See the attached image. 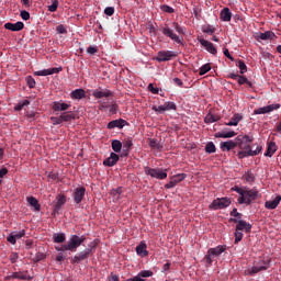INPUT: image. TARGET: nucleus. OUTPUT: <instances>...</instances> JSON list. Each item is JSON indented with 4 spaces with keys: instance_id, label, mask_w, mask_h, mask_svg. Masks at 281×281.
<instances>
[{
    "instance_id": "c9c22d12",
    "label": "nucleus",
    "mask_w": 281,
    "mask_h": 281,
    "mask_svg": "<svg viewBox=\"0 0 281 281\" xmlns=\"http://www.w3.org/2000/svg\"><path fill=\"white\" fill-rule=\"evenodd\" d=\"M61 123L63 122H71V120H76V114L74 112H64L60 114Z\"/></svg>"
},
{
    "instance_id": "4c0bfd02",
    "label": "nucleus",
    "mask_w": 281,
    "mask_h": 281,
    "mask_svg": "<svg viewBox=\"0 0 281 281\" xmlns=\"http://www.w3.org/2000/svg\"><path fill=\"white\" fill-rule=\"evenodd\" d=\"M66 238H67V237L65 236L64 233H55V234L53 235V240H54V243H58V244L65 243Z\"/></svg>"
},
{
    "instance_id": "4468645a",
    "label": "nucleus",
    "mask_w": 281,
    "mask_h": 281,
    "mask_svg": "<svg viewBox=\"0 0 281 281\" xmlns=\"http://www.w3.org/2000/svg\"><path fill=\"white\" fill-rule=\"evenodd\" d=\"M52 109L53 111L56 112H63V111H68V109H71V104L65 103L63 101H54L52 103Z\"/></svg>"
},
{
    "instance_id": "aec40b11",
    "label": "nucleus",
    "mask_w": 281,
    "mask_h": 281,
    "mask_svg": "<svg viewBox=\"0 0 281 281\" xmlns=\"http://www.w3.org/2000/svg\"><path fill=\"white\" fill-rule=\"evenodd\" d=\"M236 147V138L234 140L222 142L220 144V148L223 150V153H229V150H234Z\"/></svg>"
},
{
    "instance_id": "6e6d98bb",
    "label": "nucleus",
    "mask_w": 281,
    "mask_h": 281,
    "mask_svg": "<svg viewBox=\"0 0 281 281\" xmlns=\"http://www.w3.org/2000/svg\"><path fill=\"white\" fill-rule=\"evenodd\" d=\"M162 12H167V14H172L175 12V9L168 4H164L160 7Z\"/></svg>"
},
{
    "instance_id": "09e8293b",
    "label": "nucleus",
    "mask_w": 281,
    "mask_h": 281,
    "mask_svg": "<svg viewBox=\"0 0 281 281\" xmlns=\"http://www.w3.org/2000/svg\"><path fill=\"white\" fill-rule=\"evenodd\" d=\"M173 27H175V30H176V32H177L178 34H182V35L186 34V27L179 25L178 22H173Z\"/></svg>"
},
{
    "instance_id": "864d4df0",
    "label": "nucleus",
    "mask_w": 281,
    "mask_h": 281,
    "mask_svg": "<svg viewBox=\"0 0 281 281\" xmlns=\"http://www.w3.org/2000/svg\"><path fill=\"white\" fill-rule=\"evenodd\" d=\"M138 276L140 277V279L143 278H153V271L150 270H142Z\"/></svg>"
},
{
    "instance_id": "9b49d317",
    "label": "nucleus",
    "mask_w": 281,
    "mask_h": 281,
    "mask_svg": "<svg viewBox=\"0 0 281 281\" xmlns=\"http://www.w3.org/2000/svg\"><path fill=\"white\" fill-rule=\"evenodd\" d=\"M85 194H87V189L85 187H78L75 189V191L72 192V199L75 203H77V205H79V203H82V201L85 200Z\"/></svg>"
},
{
    "instance_id": "f257e3e1",
    "label": "nucleus",
    "mask_w": 281,
    "mask_h": 281,
    "mask_svg": "<svg viewBox=\"0 0 281 281\" xmlns=\"http://www.w3.org/2000/svg\"><path fill=\"white\" fill-rule=\"evenodd\" d=\"M85 240H87V237L85 235L82 236H78V235H71L70 239L61 245L60 247H56L57 251H78V247H80V245H82V243H85Z\"/></svg>"
},
{
    "instance_id": "f8f14e48",
    "label": "nucleus",
    "mask_w": 281,
    "mask_h": 281,
    "mask_svg": "<svg viewBox=\"0 0 281 281\" xmlns=\"http://www.w3.org/2000/svg\"><path fill=\"white\" fill-rule=\"evenodd\" d=\"M56 204L53 206V214H58V212H60L63 205L67 203V196L60 193L56 196Z\"/></svg>"
},
{
    "instance_id": "7c9ffc66",
    "label": "nucleus",
    "mask_w": 281,
    "mask_h": 281,
    "mask_svg": "<svg viewBox=\"0 0 281 281\" xmlns=\"http://www.w3.org/2000/svg\"><path fill=\"white\" fill-rule=\"evenodd\" d=\"M257 38H260L261 41H273L276 38V33L271 31H267L265 33H259L257 35Z\"/></svg>"
},
{
    "instance_id": "393cba45",
    "label": "nucleus",
    "mask_w": 281,
    "mask_h": 281,
    "mask_svg": "<svg viewBox=\"0 0 281 281\" xmlns=\"http://www.w3.org/2000/svg\"><path fill=\"white\" fill-rule=\"evenodd\" d=\"M26 201L30 207H32L33 212H41V203H38V200H36V198L29 196L26 198Z\"/></svg>"
},
{
    "instance_id": "774afa93",
    "label": "nucleus",
    "mask_w": 281,
    "mask_h": 281,
    "mask_svg": "<svg viewBox=\"0 0 281 281\" xmlns=\"http://www.w3.org/2000/svg\"><path fill=\"white\" fill-rule=\"evenodd\" d=\"M20 16L23 21H30V12L27 11H21Z\"/></svg>"
},
{
    "instance_id": "dca6fc26",
    "label": "nucleus",
    "mask_w": 281,
    "mask_h": 281,
    "mask_svg": "<svg viewBox=\"0 0 281 281\" xmlns=\"http://www.w3.org/2000/svg\"><path fill=\"white\" fill-rule=\"evenodd\" d=\"M128 125V122L123 119L113 120L108 123V128L111 131L113 128H124V126Z\"/></svg>"
},
{
    "instance_id": "338daca9",
    "label": "nucleus",
    "mask_w": 281,
    "mask_h": 281,
    "mask_svg": "<svg viewBox=\"0 0 281 281\" xmlns=\"http://www.w3.org/2000/svg\"><path fill=\"white\" fill-rule=\"evenodd\" d=\"M7 241L10 243L11 245H16L14 233L9 234V236L7 237Z\"/></svg>"
},
{
    "instance_id": "13d9d810",
    "label": "nucleus",
    "mask_w": 281,
    "mask_h": 281,
    "mask_svg": "<svg viewBox=\"0 0 281 281\" xmlns=\"http://www.w3.org/2000/svg\"><path fill=\"white\" fill-rule=\"evenodd\" d=\"M104 14H106V16H113V14H115V8L113 7H106L104 9Z\"/></svg>"
},
{
    "instance_id": "6ab92c4d",
    "label": "nucleus",
    "mask_w": 281,
    "mask_h": 281,
    "mask_svg": "<svg viewBox=\"0 0 281 281\" xmlns=\"http://www.w3.org/2000/svg\"><path fill=\"white\" fill-rule=\"evenodd\" d=\"M269 269V261H261V266H254L248 270L249 276H255V273H260V271H267Z\"/></svg>"
},
{
    "instance_id": "6e6552de",
    "label": "nucleus",
    "mask_w": 281,
    "mask_h": 281,
    "mask_svg": "<svg viewBox=\"0 0 281 281\" xmlns=\"http://www.w3.org/2000/svg\"><path fill=\"white\" fill-rule=\"evenodd\" d=\"M229 223H236V229L237 232H245L246 234H249L251 232V224L243 221V220H238V218H231Z\"/></svg>"
},
{
    "instance_id": "a878e982",
    "label": "nucleus",
    "mask_w": 281,
    "mask_h": 281,
    "mask_svg": "<svg viewBox=\"0 0 281 281\" xmlns=\"http://www.w3.org/2000/svg\"><path fill=\"white\" fill-rule=\"evenodd\" d=\"M148 146L151 150H158L159 153L164 150V144L159 143L156 138H149Z\"/></svg>"
},
{
    "instance_id": "052dcab7",
    "label": "nucleus",
    "mask_w": 281,
    "mask_h": 281,
    "mask_svg": "<svg viewBox=\"0 0 281 281\" xmlns=\"http://www.w3.org/2000/svg\"><path fill=\"white\" fill-rule=\"evenodd\" d=\"M50 120H52L54 126H57L58 124H63V119H61L60 115L59 116H52Z\"/></svg>"
},
{
    "instance_id": "69168bd1",
    "label": "nucleus",
    "mask_w": 281,
    "mask_h": 281,
    "mask_svg": "<svg viewBox=\"0 0 281 281\" xmlns=\"http://www.w3.org/2000/svg\"><path fill=\"white\" fill-rule=\"evenodd\" d=\"M98 247V240H93L88 245V248L86 249H91V255L93 256V250Z\"/></svg>"
},
{
    "instance_id": "bb28decb",
    "label": "nucleus",
    "mask_w": 281,
    "mask_h": 281,
    "mask_svg": "<svg viewBox=\"0 0 281 281\" xmlns=\"http://www.w3.org/2000/svg\"><path fill=\"white\" fill-rule=\"evenodd\" d=\"M221 21H224L225 23H229L232 21V11L229 8H224L220 13Z\"/></svg>"
},
{
    "instance_id": "0eeeda50",
    "label": "nucleus",
    "mask_w": 281,
    "mask_h": 281,
    "mask_svg": "<svg viewBox=\"0 0 281 281\" xmlns=\"http://www.w3.org/2000/svg\"><path fill=\"white\" fill-rule=\"evenodd\" d=\"M260 153H262V146L261 145H257L256 146V150L254 149H241L240 151H238L237 157L239 159H245V157H256V155H260Z\"/></svg>"
},
{
    "instance_id": "37998d69",
    "label": "nucleus",
    "mask_w": 281,
    "mask_h": 281,
    "mask_svg": "<svg viewBox=\"0 0 281 281\" xmlns=\"http://www.w3.org/2000/svg\"><path fill=\"white\" fill-rule=\"evenodd\" d=\"M243 179L247 181V183H254V181H256V176H254V172L248 171L243 176Z\"/></svg>"
},
{
    "instance_id": "7ed1b4c3",
    "label": "nucleus",
    "mask_w": 281,
    "mask_h": 281,
    "mask_svg": "<svg viewBox=\"0 0 281 281\" xmlns=\"http://www.w3.org/2000/svg\"><path fill=\"white\" fill-rule=\"evenodd\" d=\"M160 32L164 34V36H167V38L173 41V43H178V45H181V43H183V37L177 35V33H175V31L170 29V26H168L167 24L160 27Z\"/></svg>"
},
{
    "instance_id": "4d7b16f0",
    "label": "nucleus",
    "mask_w": 281,
    "mask_h": 281,
    "mask_svg": "<svg viewBox=\"0 0 281 281\" xmlns=\"http://www.w3.org/2000/svg\"><path fill=\"white\" fill-rule=\"evenodd\" d=\"M26 82L30 89H34V87H36V80H34L32 76L26 77Z\"/></svg>"
},
{
    "instance_id": "f03ea898",
    "label": "nucleus",
    "mask_w": 281,
    "mask_h": 281,
    "mask_svg": "<svg viewBox=\"0 0 281 281\" xmlns=\"http://www.w3.org/2000/svg\"><path fill=\"white\" fill-rule=\"evenodd\" d=\"M251 142H254V136L251 135H239L236 137V144L240 150H254L251 147Z\"/></svg>"
},
{
    "instance_id": "58836bf2",
    "label": "nucleus",
    "mask_w": 281,
    "mask_h": 281,
    "mask_svg": "<svg viewBox=\"0 0 281 281\" xmlns=\"http://www.w3.org/2000/svg\"><path fill=\"white\" fill-rule=\"evenodd\" d=\"M216 260V257L207 250V254L204 257V261L206 262V267H212V262Z\"/></svg>"
},
{
    "instance_id": "b1692460",
    "label": "nucleus",
    "mask_w": 281,
    "mask_h": 281,
    "mask_svg": "<svg viewBox=\"0 0 281 281\" xmlns=\"http://www.w3.org/2000/svg\"><path fill=\"white\" fill-rule=\"evenodd\" d=\"M92 95L93 98H97V100H100L102 98H111V95H113V92H111V90L102 91L97 89V90H93Z\"/></svg>"
},
{
    "instance_id": "5fc2aeb1",
    "label": "nucleus",
    "mask_w": 281,
    "mask_h": 281,
    "mask_svg": "<svg viewBox=\"0 0 281 281\" xmlns=\"http://www.w3.org/2000/svg\"><path fill=\"white\" fill-rule=\"evenodd\" d=\"M243 240V231H235V245H238Z\"/></svg>"
},
{
    "instance_id": "f704fd0d",
    "label": "nucleus",
    "mask_w": 281,
    "mask_h": 281,
    "mask_svg": "<svg viewBox=\"0 0 281 281\" xmlns=\"http://www.w3.org/2000/svg\"><path fill=\"white\" fill-rule=\"evenodd\" d=\"M240 120H243V115L236 113L232 116L231 121L226 123V126H238Z\"/></svg>"
},
{
    "instance_id": "49530a36",
    "label": "nucleus",
    "mask_w": 281,
    "mask_h": 281,
    "mask_svg": "<svg viewBox=\"0 0 281 281\" xmlns=\"http://www.w3.org/2000/svg\"><path fill=\"white\" fill-rule=\"evenodd\" d=\"M165 111H177V104H175V102L171 101H167L165 102V104H162Z\"/></svg>"
},
{
    "instance_id": "412c9836",
    "label": "nucleus",
    "mask_w": 281,
    "mask_h": 281,
    "mask_svg": "<svg viewBox=\"0 0 281 281\" xmlns=\"http://www.w3.org/2000/svg\"><path fill=\"white\" fill-rule=\"evenodd\" d=\"M60 71H63V68H48L35 71L34 76H54V74H60Z\"/></svg>"
},
{
    "instance_id": "e2e57ef3",
    "label": "nucleus",
    "mask_w": 281,
    "mask_h": 281,
    "mask_svg": "<svg viewBox=\"0 0 281 281\" xmlns=\"http://www.w3.org/2000/svg\"><path fill=\"white\" fill-rule=\"evenodd\" d=\"M23 236H25V229H22L18 233H13V237L15 238V240H21V238H23Z\"/></svg>"
},
{
    "instance_id": "39448f33",
    "label": "nucleus",
    "mask_w": 281,
    "mask_h": 281,
    "mask_svg": "<svg viewBox=\"0 0 281 281\" xmlns=\"http://www.w3.org/2000/svg\"><path fill=\"white\" fill-rule=\"evenodd\" d=\"M144 170H145V175H148L149 177H153V179L164 180V179H167V177H168V173L165 172L162 169H159V168L153 169L150 167H145Z\"/></svg>"
},
{
    "instance_id": "4be33fe9",
    "label": "nucleus",
    "mask_w": 281,
    "mask_h": 281,
    "mask_svg": "<svg viewBox=\"0 0 281 281\" xmlns=\"http://www.w3.org/2000/svg\"><path fill=\"white\" fill-rule=\"evenodd\" d=\"M117 161H120V156L115 153H111L110 157L103 161V166L113 168V166H115V164H117Z\"/></svg>"
},
{
    "instance_id": "473e14b6",
    "label": "nucleus",
    "mask_w": 281,
    "mask_h": 281,
    "mask_svg": "<svg viewBox=\"0 0 281 281\" xmlns=\"http://www.w3.org/2000/svg\"><path fill=\"white\" fill-rule=\"evenodd\" d=\"M147 247H148V246L146 245V243L140 241V244L136 247V254H137L138 256H143V257L148 256V250H146Z\"/></svg>"
},
{
    "instance_id": "a211bd4d",
    "label": "nucleus",
    "mask_w": 281,
    "mask_h": 281,
    "mask_svg": "<svg viewBox=\"0 0 281 281\" xmlns=\"http://www.w3.org/2000/svg\"><path fill=\"white\" fill-rule=\"evenodd\" d=\"M24 27L25 24L21 21L16 23L8 22L4 24V29L10 30L11 32H21Z\"/></svg>"
},
{
    "instance_id": "0e129e2a",
    "label": "nucleus",
    "mask_w": 281,
    "mask_h": 281,
    "mask_svg": "<svg viewBox=\"0 0 281 281\" xmlns=\"http://www.w3.org/2000/svg\"><path fill=\"white\" fill-rule=\"evenodd\" d=\"M9 258H10V262L14 265L19 260V252H11Z\"/></svg>"
},
{
    "instance_id": "f3484780",
    "label": "nucleus",
    "mask_w": 281,
    "mask_h": 281,
    "mask_svg": "<svg viewBox=\"0 0 281 281\" xmlns=\"http://www.w3.org/2000/svg\"><path fill=\"white\" fill-rule=\"evenodd\" d=\"M244 194L246 195L247 205H251V203H254V201L258 199L260 193L258 192V190L251 189V190H246Z\"/></svg>"
},
{
    "instance_id": "5701e85b",
    "label": "nucleus",
    "mask_w": 281,
    "mask_h": 281,
    "mask_svg": "<svg viewBox=\"0 0 281 281\" xmlns=\"http://www.w3.org/2000/svg\"><path fill=\"white\" fill-rule=\"evenodd\" d=\"M281 195H276L273 200L266 201L265 207L266 210H276L280 205Z\"/></svg>"
},
{
    "instance_id": "423d86ee",
    "label": "nucleus",
    "mask_w": 281,
    "mask_h": 281,
    "mask_svg": "<svg viewBox=\"0 0 281 281\" xmlns=\"http://www.w3.org/2000/svg\"><path fill=\"white\" fill-rule=\"evenodd\" d=\"M172 58H177V54L172 50H160L156 56L157 63H168V60H172Z\"/></svg>"
},
{
    "instance_id": "c85d7f7f",
    "label": "nucleus",
    "mask_w": 281,
    "mask_h": 281,
    "mask_svg": "<svg viewBox=\"0 0 281 281\" xmlns=\"http://www.w3.org/2000/svg\"><path fill=\"white\" fill-rule=\"evenodd\" d=\"M277 150H278V145H276V142H270L265 153V157H273Z\"/></svg>"
},
{
    "instance_id": "72a5a7b5",
    "label": "nucleus",
    "mask_w": 281,
    "mask_h": 281,
    "mask_svg": "<svg viewBox=\"0 0 281 281\" xmlns=\"http://www.w3.org/2000/svg\"><path fill=\"white\" fill-rule=\"evenodd\" d=\"M225 249V246H216L215 248H210L209 251L211 256H214V258H218V256H221V254H223Z\"/></svg>"
},
{
    "instance_id": "8fccbe9b",
    "label": "nucleus",
    "mask_w": 281,
    "mask_h": 281,
    "mask_svg": "<svg viewBox=\"0 0 281 281\" xmlns=\"http://www.w3.org/2000/svg\"><path fill=\"white\" fill-rule=\"evenodd\" d=\"M30 100H24L15 105L14 111H23V106H29Z\"/></svg>"
},
{
    "instance_id": "e433bc0d",
    "label": "nucleus",
    "mask_w": 281,
    "mask_h": 281,
    "mask_svg": "<svg viewBox=\"0 0 281 281\" xmlns=\"http://www.w3.org/2000/svg\"><path fill=\"white\" fill-rule=\"evenodd\" d=\"M218 120H221V116L214 115L212 113L206 114L204 117L205 124H214V122H218Z\"/></svg>"
},
{
    "instance_id": "9d476101",
    "label": "nucleus",
    "mask_w": 281,
    "mask_h": 281,
    "mask_svg": "<svg viewBox=\"0 0 281 281\" xmlns=\"http://www.w3.org/2000/svg\"><path fill=\"white\" fill-rule=\"evenodd\" d=\"M91 249H85L83 251L77 254L70 259L72 265H79L82 260H87V258L91 257Z\"/></svg>"
},
{
    "instance_id": "3c124183",
    "label": "nucleus",
    "mask_w": 281,
    "mask_h": 281,
    "mask_svg": "<svg viewBox=\"0 0 281 281\" xmlns=\"http://www.w3.org/2000/svg\"><path fill=\"white\" fill-rule=\"evenodd\" d=\"M212 69V66H210V64H204L201 68H200V76H205V74H207V71H210Z\"/></svg>"
},
{
    "instance_id": "2f4dec72",
    "label": "nucleus",
    "mask_w": 281,
    "mask_h": 281,
    "mask_svg": "<svg viewBox=\"0 0 281 281\" xmlns=\"http://www.w3.org/2000/svg\"><path fill=\"white\" fill-rule=\"evenodd\" d=\"M216 138H222V139H229L232 137H236V132L231 131V132H217L215 133Z\"/></svg>"
},
{
    "instance_id": "c756f323",
    "label": "nucleus",
    "mask_w": 281,
    "mask_h": 281,
    "mask_svg": "<svg viewBox=\"0 0 281 281\" xmlns=\"http://www.w3.org/2000/svg\"><path fill=\"white\" fill-rule=\"evenodd\" d=\"M9 278L11 280H32L30 274L23 272H13Z\"/></svg>"
},
{
    "instance_id": "bf43d9fd",
    "label": "nucleus",
    "mask_w": 281,
    "mask_h": 281,
    "mask_svg": "<svg viewBox=\"0 0 281 281\" xmlns=\"http://www.w3.org/2000/svg\"><path fill=\"white\" fill-rule=\"evenodd\" d=\"M231 216H234V218H237V221H239V218H243V213H239L238 209H233V211L231 212Z\"/></svg>"
},
{
    "instance_id": "ddd939ff",
    "label": "nucleus",
    "mask_w": 281,
    "mask_h": 281,
    "mask_svg": "<svg viewBox=\"0 0 281 281\" xmlns=\"http://www.w3.org/2000/svg\"><path fill=\"white\" fill-rule=\"evenodd\" d=\"M199 43L209 52V54H212L213 56H216L218 54V50L214 47L212 42L205 40V38H198Z\"/></svg>"
},
{
    "instance_id": "ea45409f",
    "label": "nucleus",
    "mask_w": 281,
    "mask_h": 281,
    "mask_svg": "<svg viewBox=\"0 0 281 281\" xmlns=\"http://www.w3.org/2000/svg\"><path fill=\"white\" fill-rule=\"evenodd\" d=\"M236 67H238L239 74H247V65L243 59L237 60Z\"/></svg>"
},
{
    "instance_id": "a19ab883",
    "label": "nucleus",
    "mask_w": 281,
    "mask_h": 281,
    "mask_svg": "<svg viewBox=\"0 0 281 281\" xmlns=\"http://www.w3.org/2000/svg\"><path fill=\"white\" fill-rule=\"evenodd\" d=\"M112 150L114 153H122V142L117 139L112 140Z\"/></svg>"
},
{
    "instance_id": "c03bdc74",
    "label": "nucleus",
    "mask_w": 281,
    "mask_h": 281,
    "mask_svg": "<svg viewBox=\"0 0 281 281\" xmlns=\"http://www.w3.org/2000/svg\"><path fill=\"white\" fill-rule=\"evenodd\" d=\"M186 177H188V175H186V173H178L176 176H172L171 180L177 186V183H181V181H183L186 179Z\"/></svg>"
},
{
    "instance_id": "de8ad7c7",
    "label": "nucleus",
    "mask_w": 281,
    "mask_h": 281,
    "mask_svg": "<svg viewBox=\"0 0 281 281\" xmlns=\"http://www.w3.org/2000/svg\"><path fill=\"white\" fill-rule=\"evenodd\" d=\"M205 153H207V155L216 153V145H214L212 142L207 143L205 146Z\"/></svg>"
},
{
    "instance_id": "cd10ccee",
    "label": "nucleus",
    "mask_w": 281,
    "mask_h": 281,
    "mask_svg": "<svg viewBox=\"0 0 281 281\" xmlns=\"http://www.w3.org/2000/svg\"><path fill=\"white\" fill-rule=\"evenodd\" d=\"M86 95L87 92H85V89H76L70 93L71 100H82Z\"/></svg>"
},
{
    "instance_id": "2eb2a0df",
    "label": "nucleus",
    "mask_w": 281,
    "mask_h": 281,
    "mask_svg": "<svg viewBox=\"0 0 281 281\" xmlns=\"http://www.w3.org/2000/svg\"><path fill=\"white\" fill-rule=\"evenodd\" d=\"M122 155L121 157H128L131 148H133V138H125L122 143Z\"/></svg>"
},
{
    "instance_id": "680f3d73",
    "label": "nucleus",
    "mask_w": 281,
    "mask_h": 281,
    "mask_svg": "<svg viewBox=\"0 0 281 281\" xmlns=\"http://www.w3.org/2000/svg\"><path fill=\"white\" fill-rule=\"evenodd\" d=\"M34 262H41V260H45V254L37 252L35 257L33 258Z\"/></svg>"
},
{
    "instance_id": "603ef678",
    "label": "nucleus",
    "mask_w": 281,
    "mask_h": 281,
    "mask_svg": "<svg viewBox=\"0 0 281 281\" xmlns=\"http://www.w3.org/2000/svg\"><path fill=\"white\" fill-rule=\"evenodd\" d=\"M52 4L48 5V12H56L58 10V0H50Z\"/></svg>"
},
{
    "instance_id": "1a4fd4ad",
    "label": "nucleus",
    "mask_w": 281,
    "mask_h": 281,
    "mask_svg": "<svg viewBox=\"0 0 281 281\" xmlns=\"http://www.w3.org/2000/svg\"><path fill=\"white\" fill-rule=\"evenodd\" d=\"M278 109H280V103L266 105L254 110V115H265L267 113H272V111H278Z\"/></svg>"
},
{
    "instance_id": "a18cd8bd",
    "label": "nucleus",
    "mask_w": 281,
    "mask_h": 281,
    "mask_svg": "<svg viewBox=\"0 0 281 281\" xmlns=\"http://www.w3.org/2000/svg\"><path fill=\"white\" fill-rule=\"evenodd\" d=\"M237 82L238 85L243 86V85H247L248 87H254V83H251V81L247 80V78L245 76H240L237 78Z\"/></svg>"
},
{
    "instance_id": "79ce46f5",
    "label": "nucleus",
    "mask_w": 281,
    "mask_h": 281,
    "mask_svg": "<svg viewBox=\"0 0 281 281\" xmlns=\"http://www.w3.org/2000/svg\"><path fill=\"white\" fill-rule=\"evenodd\" d=\"M202 32L204 34H214L216 32V27H214L213 25L206 24L202 26Z\"/></svg>"
},
{
    "instance_id": "20e7f679",
    "label": "nucleus",
    "mask_w": 281,
    "mask_h": 281,
    "mask_svg": "<svg viewBox=\"0 0 281 281\" xmlns=\"http://www.w3.org/2000/svg\"><path fill=\"white\" fill-rule=\"evenodd\" d=\"M232 205V200L229 198H217L209 205L210 210H225Z\"/></svg>"
}]
</instances>
